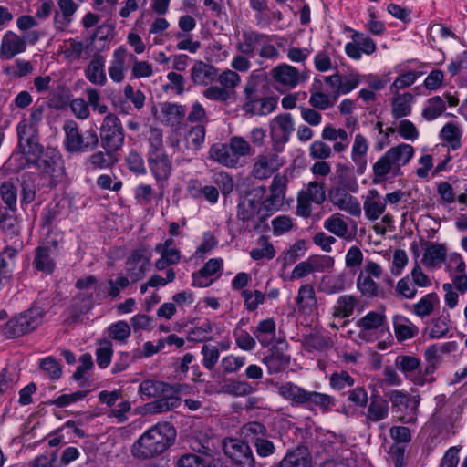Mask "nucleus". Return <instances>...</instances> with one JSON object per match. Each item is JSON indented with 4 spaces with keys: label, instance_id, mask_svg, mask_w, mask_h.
<instances>
[{
    "label": "nucleus",
    "instance_id": "54",
    "mask_svg": "<svg viewBox=\"0 0 467 467\" xmlns=\"http://www.w3.org/2000/svg\"><path fill=\"white\" fill-rule=\"evenodd\" d=\"M242 37L243 40L237 44V49L242 54L253 55L265 36L256 32H244Z\"/></svg>",
    "mask_w": 467,
    "mask_h": 467
},
{
    "label": "nucleus",
    "instance_id": "41",
    "mask_svg": "<svg viewBox=\"0 0 467 467\" xmlns=\"http://www.w3.org/2000/svg\"><path fill=\"white\" fill-rule=\"evenodd\" d=\"M63 54L65 58L70 62H77L82 58L87 59L88 57V45L70 38L65 41Z\"/></svg>",
    "mask_w": 467,
    "mask_h": 467
},
{
    "label": "nucleus",
    "instance_id": "16",
    "mask_svg": "<svg viewBox=\"0 0 467 467\" xmlns=\"http://www.w3.org/2000/svg\"><path fill=\"white\" fill-rule=\"evenodd\" d=\"M287 346H275L264 357L263 363L270 375L283 372L290 364V355L286 353Z\"/></svg>",
    "mask_w": 467,
    "mask_h": 467
},
{
    "label": "nucleus",
    "instance_id": "2",
    "mask_svg": "<svg viewBox=\"0 0 467 467\" xmlns=\"http://www.w3.org/2000/svg\"><path fill=\"white\" fill-rule=\"evenodd\" d=\"M415 153L413 146L407 143H400L389 148L372 167L375 178L378 181L385 180L387 175L398 176L400 168L407 165Z\"/></svg>",
    "mask_w": 467,
    "mask_h": 467
},
{
    "label": "nucleus",
    "instance_id": "18",
    "mask_svg": "<svg viewBox=\"0 0 467 467\" xmlns=\"http://www.w3.org/2000/svg\"><path fill=\"white\" fill-rule=\"evenodd\" d=\"M351 38L352 42L345 46L346 54L349 57L358 60L361 57V53L371 55L375 52L376 43L370 37L354 31Z\"/></svg>",
    "mask_w": 467,
    "mask_h": 467
},
{
    "label": "nucleus",
    "instance_id": "29",
    "mask_svg": "<svg viewBox=\"0 0 467 467\" xmlns=\"http://www.w3.org/2000/svg\"><path fill=\"white\" fill-rule=\"evenodd\" d=\"M276 108V99L273 97H256L253 102H244L242 109L245 113L265 116Z\"/></svg>",
    "mask_w": 467,
    "mask_h": 467
},
{
    "label": "nucleus",
    "instance_id": "37",
    "mask_svg": "<svg viewBox=\"0 0 467 467\" xmlns=\"http://www.w3.org/2000/svg\"><path fill=\"white\" fill-rule=\"evenodd\" d=\"M275 320L267 318L259 322L253 334L263 347H267L275 338Z\"/></svg>",
    "mask_w": 467,
    "mask_h": 467
},
{
    "label": "nucleus",
    "instance_id": "26",
    "mask_svg": "<svg viewBox=\"0 0 467 467\" xmlns=\"http://www.w3.org/2000/svg\"><path fill=\"white\" fill-rule=\"evenodd\" d=\"M369 149L368 139L361 133H357L351 147V160L358 171L363 173L367 167V155Z\"/></svg>",
    "mask_w": 467,
    "mask_h": 467
},
{
    "label": "nucleus",
    "instance_id": "64",
    "mask_svg": "<svg viewBox=\"0 0 467 467\" xmlns=\"http://www.w3.org/2000/svg\"><path fill=\"white\" fill-rule=\"evenodd\" d=\"M245 358L241 356L227 355L221 360V367L225 374L238 372L245 364Z\"/></svg>",
    "mask_w": 467,
    "mask_h": 467
},
{
    "label": "nucleus",
    "instance_id": "46",
    "mask_svg": "<svg viewBox=\"0 0 467 467\" xmlns=\"http://www.w3.org/2000/svg\"><path fill=\"white\" fill-rule=\"evenodd\" d=\"M155 251L161 256L155 263V266L158 270H163L169 265H177L181 261V252L178 248L155 246Z\"/></svg>",
    "mask_w": 467,
    "mask_h": 467
},
{
    "label": "nucleus",
    "instance_id": "5",
    "mask_svg": "<svg viewBox=\"0 0 467 467\" xmlns=\"http://www.w3.org/2000/svg\"><path fill=\"white\" fill-rule=\"evenodd\" d=\"M43 314V309L38 306L29 308L5 324L4 335L15 338L32 332L42 323Z\"/></svg>",
    "mask_w": 467,
    "mask_h": 467
},
{
    "label": "nucleus",
    "instance_id": "45",
    "mask_svg": "<svg viewBox=\"0 0 467 467\" xmlns=\"http://www.w3.org/2000/svg\"><path fill=\"white\" fill-rule=\"evenodd\" d=\"M240 434L245 442L253 444L257 439L266 437L267 429L259 421H250L240 428Z\"/></svg>",
    "mask_w": 467,
    "mask_h": 467
},
{
    "label": "nucleus",
    "instance_id": "50",
    "mask_svg": "<svg viewBox=\"0 0 467 467\" xmlns=\"http://www.w3.org/2000/svg\"><path fill=\"white\" fill-rule=\"evenodd\" d=\"M171 386L162 381L147 379L142 381L139 387V392L141 396L147 398L160 396L171 390Z\"/></svg>",
    "mask_w": 467,
    "mask_h": 467
},
{
    "label": "nucleus",
    "instance_id": "35",
    "mask_svg": "<svg viewBox=\"0 0 467 467\" xmlns=\"http://www.w3.org/2000/svg\"><path fill=\"white\" fill-rule=\"evenodd\" d=\"M163 395L162 398L147 403L144 406L145 411L150 414L162 413L180 406L181 400L177 396L173 394L168 395L166 393Z\"/></svg>",
    "mask_w": 467,
    "mask_h": 467
},
{
    "label": "nucleus",
    "instance_id": "44",
    "mask_svg": "<svg viewBox=\"0 0 467 467\" xmlns=\"http://www.w3.org/2000/svg\"><path fill=\"white\" fill-rule=\"evenodd\" d=\"M254 390L255 389L245 380L229 379L222 386L221 392L234 397H245Z\"/></svg>",
    "mask_w": 467,
    "mask_h": 467
},
{
    "label": "nucleus",
    "instance_id": "36",
    "mask_svg": "<svg viewBox=\"0 0 467 467\" xmlns=\"http://www.w3.org/2000/svg\"><path fill=\"white\" fill-rule=\"evenodd\" d=\"M324 227L326 230L335 234L336 236L349 240L351 238L348 232V225L344 220L343 214L339 213H333L331 216L324 221Z\"/></svg>",
    "mask_w": 467,
    "mask_h": 467
},
{
    "label": "nucleus",
    "instance_id": "3",
    "mask_svg": "<svg viewBox=\"0 0 467 467\" xmlns=\"http://www.w3.org/2000/svg\"><path fill=\"white\" fill-rule=\"evenodd\" d=\"M65 147L70 153H86L97 149L99 139L94 128L81 130L76 121L69 119L64 123Z\"/></svg>",
    "mask_w": 467,
    "mask_h": 467
},
{
    "label": "nucleus",
    "instance_id": "13",
    "mask_svg": "<svg viewBox=\"0 0 467 467\" xmlns=\"http://www.w3.org/2000/svg\"><path fill=\"white\" fill-rule=\"evenodd\" d=\"M19 147L24 154L37 156L42 151L36 138V128L27 120H22L16 127Z\"/></svg>",
    "mask_w": 467,
    "mask_h": 467
},
{
    "label": "nucleus",
    "instance_id": "32",
    "mask_svg": "<svg viewBox=\"0 0 467 467\" xmlns=\"http://www.w3.org/2000/svg\"><path fill=\"white\" fill-rule=\"evenodd\" d=\"M288 183V177L285 174L275 175L270 185V196L267 202L273 206H280L283 204L286 188Z\"/></svg>",
    "mask_w": 467,
    "mask_h": 467
},
{
    "label": "nucleus",
    "instance_id": "42",
    "mask_svg": "<svg viewBox=\"0 0 467 467\" xmlns=\"http://www.w3.org/2000/svg\"><path fill=\"white\" fill-rule=\"evenodd\" d=\"M462 130L456 122L446 123L441 130V138L449 147L456 150L462 147Z\"/></svg>",
    "mask_w": 467,
    "mask_h": 467
},
{
    "label": "nucleus",
    "instance_id": "30",
    "mask_svg": "<svg viewBox=\"0 0 467 467\" xmlns=\"http://www.w3.org/2000/svg\"><path fill=\"white\" fill-rule=\"evenodd\" d=\"M184 116L185 109L182 105L171 102H162L160 105L159 119L168 126H177Z\"/></svg>",
    "mask_w": 467,
    "mask_h": 467
},
{
    "label": "nucleus",
    "instance_id": "9",
    "mask_svg": "<svg viewBox=\"0 0 467 467\" xmlns=\"http://www.w3.org/2000/svg\"><path fill=\"white\" fill-rule=\"evenodd\" d=\"M325 200L324 182L318 181L310 182L298 193L296 212L303 217H309L312 213V203L320 205Z\"/></svg>",
    "mask_w": 467,
    "mask_h": 467
},
{
    "label": "nucleus",
    "instance_id": "56",
    "mask_svg": "<svg viewBox=\"0 0 467 467\" xmlns=\"http://www.w3.org/2000/svg\"><path fill=\"white\" fill-rule=\"evenodd\" d=\"M304 346L307 351H324L331 347V340L319 333H311L304 337Z\"/></svg>",
    "mask_w": 467,
    "mask_h": 467
},
{
    "label": "nucleus",
    "instance_id": "21",
    "mask_svg": "<svg viewBox=\"0 0 467 467\" xmlns=\"http://www.w3.org/2000/svg\"><path fill=\"white\" fill-rule=\"evenodd\" d=\"M148 164L150 172L155 178L161 188L164 187L165 182L171 176L172 162L167 153L155 155L148 158Z\"/></svg>",
    "mask_w": 467,
    "mask_h": 467
},
{
    "label": "nucleus",
    "instance_id": "52",
    "mask_svg": "<svg viewBox=\"0 0 467 467\" xmlns=\"http://www.w3.org/2000/svg\"><path fill=\"white\" fill-rule=\"evenodd\" d=\"M303 405L307 407L315 405L323 410H328L332 406L335 405V400L333 397L327 394L306 390Z\"/></svg>",
    "mask_w": 467,
    "mask_h": 467
},
{
    "label": "nucleus",
    "instance_id": "53",
    "mask_svg": "<svg viewBox=\"0 0 467 467\" xmlns=\"http://www.w3.org/2000/svg\"><path fill=\"white\" fill-rule=\"evenodd\" d=\"M34 65L31 61L25 59H16L11 65L4 68V72L11 78H20L32 74Z\"/></svg>",
    "mask_w": 467,
    "mask_h": 467
},
{
    "label": "nucleus",
    "instance_id": "60",
    "mask_svg": "<svg viewBox=\"0 0 467 467\" xmlns=\"http://www.w3.org/2000/svg\"><path fill=\"white\" fill-rule=\"evenodd\" d=\"M439 305V300L434 294H427L417 304L413 306L414 313L419 317L429 316L432 313L435 306Z\"/></svg>",
    "mask_w": 467,
    "mask_h": 467
},
{
    "label": "nucleus",
    "instance_id": "28",
    "mask_svg": "<svg viewBox=\"0 0 467 467\" xmlns=\"http://www.w3.org/2000/svg\"><path fill=\"white\" fill-rule=\"evenodd\" d=\"M92 306L93 298L91 294H77L70 300L67 320L70 322L78 321L83 315L89 311Z\"/></svg>",
    "mask_w": 467,
    "mask_h": 467
},
{
    "label": "nucleus",
    "instance_id": "10",
    "mask_svg": "<svg viewBox=\"0 0 467 467\" xmlns=\"http://www.w3.org/2000/svg\"><path fill=\"white\" fill-rule=\"evenodd\" d=\"M223 449L229 458L242 467H263L254 457L247 442L242 440L228 438L223 442Z\"/></svg>",
    "mask_w": 467,
    "mask_h": 467
},
{
    "label": "nucleus",
    "instance_id": "27",
    "mask_svg": "<svg viewBox=\"0 0 467 467\" xmlns=\"http://www.w3.org/2000/svg\"><path fill=\"white\" fill-rule=\"evenodd\" d=\"M105 57L100 54L93 55L86 70L85 77L92 84L104 86L107 82V77L104 71Z\"/></svg>",
    "mask_w": 467,
    "mask_h": 467
},
{
    "label": "nucleus",
    "instance_id": "12",
    "mask_svg": "<svg viewBox=\"0 0 467 467\" xmlns=\"http://www.w3.org/2000/svg\"><path fill=\"white\" fill-rule=\"evenodd\" d=\"M270 136L275 149L285 145L295 130L291 114L283 113L275 117L269 123Z\"/></svg>",
    "mask_w": 467,
    "mask_h": 467
},
{
    "label": "nucleus",
    "instance_id": "34",
    "mask_svg": "<svg viewBox=\"0 0 467 467\" xmlns=\"http://www.w3.org/2000/svg\"><path fill=\"white\" fill-rule=\"evenodd\" d=\"M447 248L442 244H431L424 251L422 263L431 268L440 266L445 260Z\"/></svg>",
    "mask_w": 467,
    "mask_h": 467
},
{
    "label": "nucleus",
    "instance_id": "40",
    "mask_svg": "<svg viewBox=\"0 0 467 467\" xmlns=\"http://www.w3.org/2000/svg\"><path fill=\"white\" fill-rule=\"evenodd\" d=\"M57 5L61 13L57 12L54 16V22L57 27L62 28L68 26L72 21V16L78 8V5L73 0H58Z\"/></svg>",
    "mask_w": 467,
    "mask_h": 467
},
{
    "label": "nucleus",
    "instance_id": "1",
    "mask_svg": "<svg viewBox=\"0 0 467 467\" xmlns=\"http://www.w3.org/2000/svg\"><path fill=\"white\" fill-rule=\"evenodd\" d=\"M176 431L169 422H160L145 431L132 445L138 459H150L163 453L174 441Z\"/></svg>",
    "mask_w": 467,
    "mask_h": 467
},
{
    "label": "nucleus",
    "instance_id": "51",
    "mask_svg": "<svg viewBox=\"0 0 467 467\" xmlns=\"http://www.w3.org/2000/svg\"><path fill=\"white\" fill-rule=\"evenodd\" d=\"M115 152L97 151L88 156L86 161L88 169H107L109 168L114 162L113 158Z\"/></svg>",
    "mask_w": 467,
    "mask_h": 467
},
{
    "label": "nucleus",
    "instance_id": "47",
    "mask_svg": "<svg viewBox=\"0 0 467 467\" xmlns=\"http://www.w3.org/2000/svg\"><path fill=\"white\" fill-rule=\"evenodd\" d=\"M446 110L445 99L440 96L430 98L422 110V117L431 121L441 117Z\"/></svg>",
    "mask_w": 467,
    "mask_h": 467
},
{
    "label": "nucleus",
    "instance_id": "11",
    "mask_svg": "<svg viewBox=\"0 0 467 467\" xmlns=\"http://www.w3.org/2000/svg\"><path fill=\"white\" fill-rule=\"evenodd\" d=\"M284 165V160L275 152L258 154L253 163L251 174L254 179L266 180Z\"/></svg>",
    "mask_w": 467,
    "mask_h": 467
},
{
    "label": "nucleus",
    "instance_id": "15",
    "mask_svg": "<svg viewBox=\"0 0 467 467\" xmlns=\"http://www.w3.org/2000/svg\"><path fill=\"white\" fill-rule=\"evenodd\" d=\"M271 76L276 84L289 89L296 88L307 78L306 75L300 73L295 67L285 63L275 67L271 70Z\"/></svg>",
    "mask_w": 467,
    "mask_h": 467
},
{
    "label": "nucleus",
    "instance_id": "8",
    "mask_svg": "<svg viewBox=\"0 0 467 467\" xmlns=\"http://www.w3.org/2000/svg\"><path fill=\"white\" fill-rule=\"evenodd\" d=\"M238 219L245 223L248 231L260 230L267 214L259 198H245L238 206Z\"/></svg>",
    "mask_w": 467,
    "mask_h": 467
},
{
    "label": "nucleus",
    "instance_id": "19",
    "mask_svg": "<svg viewBox=\"0 0 467 467\" xmlns=\"http://www.w3.org/2000/svg\"><path fill=\"white\" fill-rule=\"evenodd\" d=\"M26 49V40L14 33L7 31L2 37L0 45V58L9 60L16 55L25 52Z\"/></svg>",
    "mask_w": 467,
    "mask_h": 467
},
{
    "label": "nucleus",
    "instance_id": "33",
    "mask_svg": "<svg viewBox=\"0 0 467 467\" xmlns=\"http://www.w3.org/2000/svg\"><path fill=\"white\" fill-rule=\"evenodd\" d=\"M38 169L51 177H57L61 171V159L54 151L43 153L36 160Z\"/></svg>",
    "mask_w": 467,
    "mask_h": 467
},
{
    "label": "nucleus",
    "instance_id": "58",
    "mask_svg": "<svg viewBox=\"0 0 467 467\" xmlns=\"http://www.w3.org/2000/svg\"><path fill=\"white\" fill-rule=\"evenodd\" d=\"M321 82L316 81L311 88V96L309 98V104L317 109L324 110L331 106L329 96L321 92Z\"/></svg>",
    "mask_w": 467,
    "mask_h": 467
},
{
    "label": "nucleus",
    "instance_id": "38",
    "mask_svg": "<svg viewBox=\"0 0 467 467\" xmlns=\"http://www.w3.org/2000/svg\"><path fill=\"white\" fill-rule=\"evenodd\" d=\"M266 77L261 70H254L247 78L244 88V102H253L256 97L261 96L260 86L265 82Z\"/></svg>",
    "mask_w": 467,
    "mask_h": 467
},
{
    "label": "nucleus",
    "instance_id": "17",
    "mask_svg": "<svg viewBox=\"0 0 467 467\" xmlns=\"http://www.w3.org/2000/svg\"><path fill=\"white\" fill-rule=\"evenodd\" d=\"M151 254L145 249L134 251L127 259L126 267L131 282L138 281L149 268Z\"/></svg>",
    "mask_w": 467,
    "mask_h": 467
},
{
    "label": "nucleus",
    "instance_id": "59",
    "mask_svg": "<svg viewBox=\"0 0 467 467\" xmlns=\"http://www.w3.org/2000/svg\"><path fill=\"white\" fill-rule=\"evenodd\" d=\"M357 305L358 300L352 296L339 297L334 309V317L342 318L349 317Z\"/></svg>",
    "mask_w": 467,
    "mask_h": 467
},
{
    "label": "nucleus",
    "instance_id": "24",
    "mask_svg": "<svg viewBox=\"0 0 467 467\" xmlns=\"http://www.w3.org/2000/svg\"><path fill=\"white\" fill-rule=\"evenodd\" d=\"M363 208L366 217L369 221H376L386 210V200L377 190L371 189L365 197Z\"/></svg>",
    "mask_w": 467,
    "mask_h": 467
},
{
    "label": "nucleus",
    "instance_id": "23",
    "mask_svg": "<svg viewBox=\"0 0 467 467\" xmlns=\"http://www.w3.org/2000/svg\"><path fill=\"white\" fill-rule=\"evenodd\" d=\"M218 69L212 64L197 60L191 68V79L195 85L208 86L216 80Z\"/></svg>",
    "mask_w": 467,
    "mask_h": 467
},
{
    "label": "nucleus",
    "instance_id": "14",
    "mask_svg": "<svg viewBox=\"0 0 467 467\" xmlns=\"http://www.w3.org/2000/svg\"><path fill=\"white\" fill-rule=\"evenodd\" d=\"M329 200L334 206L352 216L359 217L361 215V205L358 198L342 187L332 188L329 192Z\"/></svg>",
    "mask_w": 467,
    "mask_h": 467
},
{
    "label": "nucleus",
    "instance_id": "31",
    "mask_svg": "<svg viewBox=\"0 0 467 467\" xmlns=\"http://www.w3.org/2000/svg\"><path fill=\"white\" fill-rule=\"evenodd\" d=\"M208 157L224 167L237 168L228 143L217 142L213 144L208 150Z\"/></svg>",
    "mask_w": 467,
    "mask_h": 467
},
{
    "label": "nucleus",
    "instance_id": "55",
    "mask_svg": "<svg viewBox=\"0 0 467 467\" xmlns=\"http://www.w3.org/2000/svg\"><path fill=\"white\" fill-rule=\"evenodd\" d=\"M34 265L39 271L50 274L54 270L55 263L50 256L48 247H38L36 250Z\"/></svg>",
    "mask_w": 467,
    "mask_h": 467
},
{
    "label": "nucleus",
    "instance_id": "20",
    "mask_svg": "<svg viewBox=\"0 0 467 467\" xmlns=\"http://www.w3.org/2000/svg\"><path fill=\"white\" fill-rule=\"evenodd\" d=\"M128 58L135 59V57L128 53L125 47H119L114 50L108 69L109 78L114 82L119 83L124 80L125 73L129 68Z\"/></svg>",
    "mask_w": 467,
    "mask_h": 467
},
{
    "label": "nucleus",
    "instance_id": "22",
    "mask_svg": "<svg viewBox=\"0 0 467 467\" xmlns=\"http://www.w3.org/2000/svg\"><path fill=\"white\" fill-rule=\"evenodd\" d=\"M389 415V401L378 395H371L367 410L364 413L365 424L379 422L386 420Z\"/></svg>",
    "mask_w": 467,
    "mask_h": 467
},
{
    "label": "nucleus",
    "instance_id": "25",
    "mask_svg": "<svg viewBox=\"0 0 467 467\" xmlns=\"http://www.w3.org/2000/svg\"><path fill=\"white\" fill-rule=\"evenodd\" d=\"M391 99V115L394 119H400L410 115L414 103V96L410 92L399 93L392 92Z\"/></svg>",
    "mask_w": 467,
    "mask_h": 467
},
{
    "label": "nucleus",
    "instance_id": "43",
    "mask_svg": "<svg viewBox=\"0 0 467 467\" xmlns=\"http://www.w3.org/2000/svg\"><path fill=\"white\" fill-rule=\"evenodd\" d=\"M393 323L395 335L399 341L412 338L419 332L418 327L404 317L396 316Z\"/></svg>",
    "mask_w": 467,
    "mask_h": 467
},
{
    "label": "nucleus",
    "instance_id": "49",
    "mask_svg": "<svg viewBox=\"0 0 467 467\" xmlns=\"http://www.w3.org/2000/svg\"><path fill=\"white\" fill-rule=\"evenodd\" d=\"M306 389L298 387L292 382H285L278 388V393L285 400H288L292 404L303 405Z\"/></svg>",
    "mask_w": 467,
    "mask_h": 467
},
{
    "label": "nucleus",
    "instance_id": "7",
    "mask_svg": "<svg viewBox=\"0 0 467 467\" xmlns=\"http://www.w3.org/2000/svg\"><path fill=\"white\" fill-rule=\"evenodd\" d=\"M387 396L393 411L398 415L399 421L404 424H413L417 421L419 397L412 400L407 392L398 389L390 390Z\"/></svg>",
    "mask_w": 467,
    "mask_h": 467
},
{
    "label": "nucleus",
    "instance_id": "4",
    "mask_svg": "<svg viewBox=\"0 0 467 467\" xmlns=\"http://www.w3.org/2000/svg\"><path fill=\"white\" fill-rule=\"evenodd\" d=\"M206 129L202 124H197L192 126L184 134L183 137V149L181 146V140L177 130H174L169 137L167 143L173 149L174 152L178 151L182 153V159H177V161L190 162L192 158L188 157L189 154H196L199 151L205 141Z\"/></svg>",
    "mask_w": 467,
    "mask_h": 467
},
{
    "label": "nucleus",
    "instance_id": "63",
    "mask_svg": "<svg viewBox=\"0 0 467 467\" xmlns=\"http://www.w3.org/2000/svg\"><path fill=\"white\" fill-rule=\"evenodd\" d=\"M36 184L29 174H23L21 182V204H29L36 198Z\"/></svg>",
    "mask_w": 467,
    "mask_h": 467
},
{
    "label": "nucleus",
    "instance_id": "48",
    "mask_svg": "<svg viewBox=\"0 0 467 467\" xmlns=\"http://www.w3.org/2000/svg\"><path fill=\"white\" fill-rule=\"evenodd\" d=\"M278 467H311V460L304 450L296 449L287 452Z\"/></svg>",
    "mask_w": 467,
    "mask_h": 467
},
{
    "label": "nucleus",
    "instance_id": "62",
    "mask_svg": "<svg viewBox=\"0 0 467 467\" xmlns=\"http://www.w3.org/2000/svg\"><path fill=\"white\" fill-rule=\"evenodd\" d=\"M396 367L403 372L408 379L411 380L410 373L417 370L420 365V360L413 356H399L395 361Z\"/></svg>",
    "mask_w": 467,
    "mask_h": 467
},
{
    "label": "nucleus",
    "instance_id": "57",
    "mask_svg": "<svg viewBox=\"0 0 467 467\" xmlns=\"http://www.w3.org/2000/svg\"><path fill=\"white\" fill-rule=\"evenodd\" d=\"M0 196L10 211L16 210L17 189L12 182L5 181L0 185Z\"/></svg>",
    "mask_w": 467,
    "mask_h": 467
},
{
    "label": "nucleus",
    "instance_id": "39",
    "mask_svg": "<svg viewBox=\"0 0 467 467\" xmlns=\"http://www.w3.org/2000/svg\"><path fill=\"white\" fill-rule=\"evenodd\" d=\"M233 158L235 161L236 167L241 165V158L253 155L254 150L250 143L241 136H233L228 140Z\"/></svg>",
    "mask_w": 467,
    "mask_h": 467
},
{
    "label": "nucleus",
    "instance_id": "6",
    "mask_svg": "<svg viewBox=\"0 0 467 467\" xmlns=\"http://www.w3.org/2000/svg\"><path fill=\"white\" fill-rule=\"evenodd\" d=\"M124 129L120 119L114 114H108L101 124L99 137L101 146L108 152L119 151L124 144Z\"/></svg>",
    "mask_w": 467,
    "mask_h": 467
},
{
    "label": "nucleus",
    "instance_id": "61",
    "mask_svg": "<svg viewBox=\"0 0 467 467\" xmlns=\"http://www.w3.org/2000/svg\"><path fill=\"white\" fill-rule=\"evenodd\" d=\"M149 150L148 158L155 155L165 154L166 151L163 147L162 132L159 129H151L148 138Z\"/></svg>",
    "mask_w": 467,
    "mask_h": 467
}]
</instances>
